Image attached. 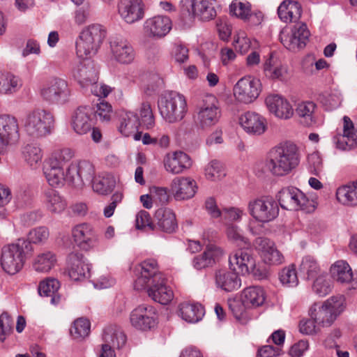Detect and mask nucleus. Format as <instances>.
Masks as SVG:
<instances>
[{"label":"nucleus","mask_w":357,"mask_h":357,"mask_svg":"<svg viewBox=\"0 0 357 357\" xmlns=\"http://www.w3.org/2000/svg\"><path fill=\"white\" fill-rule=\"evenodd\" d=\"M135 289H146L149 297L162 305H167L173 299V291L167 286L166 279L155 259L142 261L135 268Z\"/></svg>","instance_id":"f257e3e1"},{"label":"nucleus","mask_w":357,"mask_h":357,"mask_svg":"<svg viewBox=\"0 0 357 357\" xmlns=\"http://www.w3.org/2000/svg\"><path fill=\"white\" fill-rule=\"evenodd\" d=\"M299 162L298 146L291 142H283L269 150L264 161V171L274 176H284L296 169Z\"/></svg>","instance_id":"f03ea898"},{"label":"nucleus","mask_w":357,"mask_h":357,"mask_svg":"<svg viewBox=\"0 0 357 357\" xmlns=\"http://www.w3.org/2000/svg\"><path fill=\"white\" fill-rule=\"evenodd\" d=\"M107 36L105 28L100 24L84 27L76 41V53L80 58H91L100 50Z\"/></svg>","instance_id":"7ed1b4c3"},{"label":"nucleus","mask_w":357,"mask_h":357,"mask_svg":"<svg viewBox=\"0 0 357 357\" xmlns=\"http://www.w3.org/2000/svg\"><path fill=\"white\" fill-rule=\"evenodd\" d=\"M32 251L31 244L24 239L3 246L0 259L1 268L10 275L16 274L23 268L26 256Z\"/></svg>","instance_id":"20e7f679"},{"label":"nucleus","mask_w":357,"mask_h":357,"mask_svg":"<svg viewBox=\"0 0 357 357\" xmlns=\"http://www.w3.org/2000/svg\"><path fill=\"white\" fill-rule=\"evenodd\" d=\"M344 298L343 296H331L321 305L314 303L309 310L310 317L321 327H329L337 317L344 311Z\"/></svg>","instance_id":"39448f33"},{"label":"nucleus","mask_w":357,"mask_h":357,"mask_svg":"<svg viewBox=\"0 0 357 357\" xmlns=\"http://www.w3.org/2000/svg\"><path fill=\"white\" fill-rule=\"evenodd\" d=\"M158 108L163 119L169 123L181 121L188 111L185 98L174 91L161 97L158 102Z\"/></svg>","instance_id":"423d86ee"},{"label":"nucleus","mask_w":357,"mask_h":357,"mask_svg":"<svg viewBox=\"0 0 357 357\" xmlns=\"http://www.w3.org/2000/svg\"><path fill=\"white\" fill-rule=\"evenodd\" d=\"M53 114L43 109H36L26 116L24 128L26 133L33 137H43L50 135L54 129Z\"/></svg>","instance_id":"0eeeda50"},{"label":"nucleus","mask_w":357,"mask_h":357,"mask_svg":"<svg viewBox=\"0 0 357 357\" xmlns=\"http://www.w3.org/2000/svg\"><path fill=\"white\" fill-rule=\"evenodd\" d=\"M280 206L289 211L301 210L312 213L316 208V202L309 199L302 191L294 187L282 189L278 195Z\"/></svg>","instance_id":"6e6552de"},{"label":"nucleus","mask_w":357,"mask_h":357,"mask_svg":"<svg viewBox=\"0 0 357 357\" xmlns=\"http://www.w3.org/2000/svg\"><path fill=\"white\" fill-rule=\"evenodd\" d=\"M40 96L50 104L63 105L70 100L71 89L66 79L53 77L40 88Z\"/></svg>","instance_id":"1a4fd4ad"},{"label":"nucleus","mask_w":357,"mask_h":357,"mask_svg":"<svg viewBox=\"0 0 357 357\" xmlns=\"http://www.w3.org/2000/svg\"><path fill=\"white\" fill-rule=\"evenodd\" d=\"M221 117L217 98L213 95L205 96L197 112L196 122L202 129L215 125Z\"/></svg>","instance_id":"9d476101"},{"label":"nucleus","mask_w":357,"mask_h":357,"mask_svg":"<svg viewBox=\"0 0 357 357\" xmlns=\"http://www.w3.org/2000/svg\"><path fill=\"white\" fill-rule=\"evenodd\" d=\"M261 91L260 80L250 75L241 78L233 89L236 100L245 104L254 102L259 96Z\"/></svg>","instance_id":"9b49d317"},{"label":"nucleus","mask_w":357,"mask_h":357,"mask_svg":"<svg viewBox=\"0 0 357 357\" xmlns=\"http://www.w3.org/2000/svg\"><path fill=\"white\" fill-rule=\"evenodd\" d=\"M248 211L257 221L265 223L273 220L278 216L279 208L273 199L266 197L250 201Z\"/></svg>","instance_id":"f8f14e48"},{"label":"nucleus","mask_w":357,"mask_h":357,"mask_svg":"<svg viewBox=\"0 0 357 357\" xmlns=\"http://www.w3.org/2000/svg\"><path fill=\"white\" fill-rule=\"evenodd\" d=\"M310 35L307 25L301 23L295 25L291 32H288L287 29H282L279 38L280 42L287 49L294 52L306 45Z\"/></svg>","instance_id":"ddd939ff"},{"label":"nucleus","mask_w":357,"mask_h":357,"mask_svg":"<svg viewBox=\"0 0 357 357\" xmlns=\"http://www.w3.org/2000/svg\"><path fill=\"white\" fill-rule=\"evenodd\" d=\"M130 322L137 330L151 331L157 325L156 310L151 305H139L130 312Z\"/></svg>","instance_id":"4468645a"},{"label":"nucleus","mask_w":357,"mask_h":357,"mask_svg":"<svg viewBox=\"0 0 357 357\" xmlns=\"http://www.w3.org/2000/svg\"><path fill=\"white\" fill-rule=\"evenodd\" d=\"M70 185L82 188L86 183H91L94 178L95 169L92 163L81 160L72 163L68 167Z\"/></svg>","instance_id":"2eb2a0df"},{"label":"nucleus","mask_w":357,"mask_h":357,"mask_svg":"<svg viewBox=\"0 0 357 357\" xmlns=\"http://www.w3.org/2000/svg\"><path fill=\"white\" fill-rule=\"evenodd\" d=\"M238 123L245 132L251 136H261L268 130L267 119L261 114L252 111L241 114Z\"/></svg>","instance_id":"dca6fc26"},{"label":"nucleus","mask_w":357,"mask_h":357,"mask_svg":"<svg viewBox=\"0 0 357 357\" xmlns=\"http://www.w3.org/2000/svg\"><path fill=\"white\" fill-rule=\"evenodd\" d=\"M109 47L112 58L118 63L130 64L134 61L136 52L126 38L121 36L112 37Z\"/></svg>","instance_id":"f3484780"},{"label":"nucleus","mask_w":357,"mask_h":357,"mask_svg":"<svg viewBox=\"0 0 357 357\" xmlns=\"http://www.w3.org/2000/svg\"><path fill=\"white\" fill-rule=\"evenodd\" d=\"M72 236L74 241L82 250H91L99 244L98 236L96 231L91 225L87 223L79 224L73 227Z\"/></svg>","instance_id":"a211bd4d"},{"label":"nucleus","mask_w":357,"mask_h":357,"mask_svg":"<svg viewBox=\"0 0 357 357\" xmlns=\"http://www.w3.org/2000/svg\"><path fill=\"white\" fill-rule=\"evenodd\" d=\"M230 268L242 275L257 273L256 261L248 250H238L229 256Z\"/></svg>","instance_id":"6ab92c4d"},{"label":"nucleus","mask_w":357,"mask_h":357,"mask_svg":"<svg viewBox=\"0 0 357 357\" xmlns=\"http://www.w3.org/2000/svg\"><path fill=\"white\" fill-rule=\"evenodd\" d=\"M265 102L268 111L278 119L288 120L294 116L292 105L280 95L270 94L266 98Z\"/></svg>","instance_id":"aec40b11"},{"label":"nucleus","mask_w":357,"mask_h":357,"mask_svg":"<svg viewBox=\"0 0 357 357\" xmlns=\"http://www.w3.org/2000/svg\"><path fill=\"white\" fill-rule=\"evenodd\" d=\"M118 12L126 23L133 24L144 17V4L142 0H120Z\"/></svg>","instance_id":"412c9836"},{"label":"nucleus","mask_w":357,"mask_h":357,"mask_svg":"<svg viewBox=\"0 0 357 357\" xmlns=\"http://www.w3.org/2000/svg\"><path fill=\"white\" fill-rule=\"evenodd\" d=\"M172 23L169 17L165 15H155L146 20L144 29L149 38H161L172 29Z\"/></svg>","instance_id":"4be33fe9"},{"label":"nucleus","mask_w":357,"mask_h":357,"mask_svg":"<svg viewBox=\"0 0 357 357\" xmlns=\"http://www.w3.org/2000/svg\"><path fill=\"white\" fill-rule=\"evenodd\" d=\"M197 186L196 181L190 177H175L170 184V190L176 200H185L192 198Z\"/></svg>","instance_id":"5701e85b"},{"label":"nucleus","mask_w":357,"mask_h":357,"mask_svg":"<svg viewBox=\"0 0 357 357\" xmlns=\"http://www.w3.org/2000/svg\"><path fill=\"white\" fill-rule=\"evenodd\" d=\"M90 266L84 261L82 254L71 252L68 257L67 271L75 281H81L90 276Z\"/></svg>","instance_id":"b1692460"},{"label":"nucleus","mask_w":357,"mask_h":357,"mask_svg":"<svg viewBox=\"0 0 357 357\" xmlns=\"http://www.w3.org/2000/svg\"><path fill=\"white\" fill-rule=\"evenodd\" d=\"M163 162L165 170L172 174H181L192 165L190 158L183 151L167 153Z\"/></svg>","instance_id":"393cba45"},{"label":"nucleus","mask_w":357,"mask_h":357,"mask_svg":"<svg viewBox=\"0 0 357 357\" xmlns=\"http://www.w3.org/2000/svg\"><path fill=\"white\" fill-rule=\"evenodd\" d=\"M44 174L50 185L61 188L66 183L70 184L68 168L65 169L61 164L55 160H50L48 166L45 167Z\"/></svg>","instance_id":"a878e982"},{"label":"nucleus","mask_w":357,"mask_h":357,"mask_svg":"<svg viewBox=\"0 0 357 357\" xmlns=\"http://www.w3.org/2000/svg\"><path fill=\"white\" fill-rule=\"evenodd\" d=\"M92 111L89 107H78L73 114L71 126L78 135H84L89 132L93 126Z\"/></svg>","instance_id":"bb28decb"},{"label":"nucleus","mask_w":357,"mask_h":357,"mask_svg":"<svg viewBox=\"0 0 357 357\" xmlns=\"http://www.w3.org/2000/svg\"><path fill=\"white\" fill-rule=\"evenodd\" d=\"M224 254V250L221 248L209 245L203 253L193 259V266L198 270L212 266L220 259Z\"/></svg>","instance_id":"cd10ccee"},{"label":"nucleus","mask_w":357,"mask_h":357,"mask_svg":"<svg viewBox=\"0 0 357 357\" xmlns=\"http://www.w3.org/2000/svg\"><path fill=\"white\" fill-rule=\"evenodd\" d=\"M73 77L82 87L89 86L98 81V71L91 61L79 63L73 70Z\"/></svg>","instance_id":"c85d7f7f"},{"label":"nucleus","mask_w":357,"mask_h":357,"mask_svg":"<svg viewBox=\"0 0 357 357\" xmlns=\"http://www.w3.org/2000/svg\"><path fill=\"white\" fill-rule=\"evenodd\" d=\"M237 272H230L226 270H219L215 273V282L218 288L231 292L241 287V282Z\"/></svg>","instance_id":"c756f323"},{"label":"nucleus","mask_w":357,"mask_h":357,"mask_svg":"<svg viewBox=\"0 0 357 357\" xmlns=\"http://www.w3.org/2000/svg\"><path fill=\"white\" fill-rule=\"evenodd\" d=\"M331 273L334 280L340 283H351L354 289L357 288V275L354 278L351 268L343 260L336 261L331 267Z\"/></svg>","instance_id":"7c9ffc66"},{"label":"nucleus","mask_w":357,"mask_h":357,"mask_svg":"<svg viewBox=\"0 0 357 357\" xmlns=\"http://www.w3.org/2000/svg\"><path fill=\"white\" fill-rule=\"evenodd\" d=\"M155 220L158 228L164 232L171 234L177 228L176 215L170 208H158L155 213Z\"/></svg>","instance_id":"2f4dec72"},{"label":"nucleus","mask_w":357,"mask_h":357,"mask_svg":"<svg viewBox=\"0 0 357 357\" xmlns=\"http://www.w3.org/2000/svg\"><path fill=\"white\" fill-rule=\"evenodd\" d=\"M338 202L349 207L357 206V179L340 186L336 190Z\"/></svg>","instance_id":"473e14b6"},{"label":"nucleus","mask_w":357,"mask_h":357,"mask_svg":"<svg viewBox=\"0 0 357 357\" xmlns=\"http://www.w3.org/2000/svg\"><path fill=\"white\" fill-rule=\"evenodd\" d=\"M241 299L247 307H257L264 303L266 293L261 287L250 286L242 291Z\"/></svg>","instance_id":"72a5a7b5"},{"label":"nucleus","mask_w":357,"mask_h":357,"mask_svg":"<svg viewBox=\"0 0 357 357\" xmlns=\"http://www.w3.org/2000/svg\"><path fill=\"white\" fill-rule=\"evenodd\" d=\"M215 0H201L197 2H192L190 4L192 14L201 21H209L213 20L217 15L215 8Z\"/></svg>","instance_id":"f704fd0d"},{"label":"nucleus","mask_w":357,"mask_h":357,"mask_svg":"<svg viewBox=\"0 0 357 357\" xmlns=\"http://www.w3.org/2000/svg\"><path fill=\"white\" fill-rule=\"evenodd\" d=\"M301 13V4L294 1L285 0L278 8L280 19L285 23L297 22L300 19Z\"/></svg>","instance_id":"c9c22d12"},{"label":"nucleus","mask_w":357,"mask_h":357,"mask_svg":"<svg viewBox=\"0 0 357 357\" xmlns=\"http://www.w3.org/2000/svg\"><path fill=\"white\" fill-rule=\"evenodd\" d=\"M317 107V105L310 100L301 101L296 105L294 111L303 126L310 127L315 123Z\"/></svg>","instance_id":"e433bc0d"},{"label":"nucleus","mask_w":357,"mask_h":357,"mask_svg":"<svg viewBox=\"0 0 357 357\" xmlns=\"http://www.w3.org/2000/svg\"><path fill=\"white\" fill-rule=\"evenodd\" d=\"M263 70L265 76L270 79L282 80L287 73V68L273 54L264 61Z\"/></svg>","instance_id":"4c0bfd02"},{"label":"nucleus","mask_w":357,"mask_h":357,"mask_svg":"<svg viewBox=\"0 0 357 357\" xmlns=\"http://www.w3.org/2000/svg\"><path fill=\"white\" fill-rule=\"evenodd\" d=\"M204 314V309L200 304L185 301L178 305V315L186 322L196 323Z\"/></svg>","instance_id":"58836bf2"},{"label":"nucleus","mask_w":357,"mask_h":357,"mask_svg":"<svg viewBox=\"0 0 357 357\" xmlns=\"http://www.w3.org/2000/svg\"><path fill=\"white\" fill-rule=\"evenodd\" d=\"M57 257L52 251H45L39 253L33 259L32 266L33 269L40 273H47L56 266Z\"/></svg>","instance_id":"ea45409f"},{"label":"nucleus","mask_w":357,"mask_h":357,"mask_svg":"<svg viewBox=\"0 0 357 357\" xmlns=\"http://www.w3.org/2000/svg\"><path fill=\"white\" fill-rule=\"evenodd\" d=\"M102 340L105 344L113 347L121 348L126 342V336L121 328L116 325H110L105 328Z\"/></svg>","instance_id":"a19ab883"},{"label":"nucleus","mask_w":357,"mask_h":357,"mask_svg":"<svg viewBox=\"0 0 357 357\" xmlns=\"http://www.w3.org/2000/svg\"><path fill=\"white\" fill-rule=\"evenodd\" d=\"M59 287L60 283L59 280L47 278L40 282L38 293L41 296L51 297L50 303L56 305L61 300V296L57 294Z\"/></svg>","instance_id":"79ce46f5"},{"label":"nucleus","mask_w":357,"mask_h":357,"mask_svg":"<svg viewBox=\"0 0 357 357\" xmlns=\"http://www.w3.org/2000/svg\"><path fill=\"white\" fill-rule=\"evenodd\" d=\"M44 202L47 208L54 213L62 212L67 206L66 200L53 189H47L45 191Z\"/></svg>","instance_id":"37998d69"},{"label":"nucleus","mask_w":357,"mask_h":357,"mask_svg":"<svg viewBox=\"0 0 357 357\" xmlns=\"http://www.w3.org/2000/svg\"><path fill=\"white\" fill-rule=\"evenodd\" d=\"M138 125V116L133 112H128L121 115L119 130L123 135L128 137L135 132Z\"/></svg>","instance_id":"c03bdc74"},{"label":"nucleus","mask_w":357,"mask_h":357,"mask_svg":"<svg viewBox=\"0 0 357 357\" xmlns=\"http://www.w3.org/2000/svg\"><path fill=\"white\" fill-rule=\"evenodd\" d=\"M22 85V81L18 77L0 73V94L13 93L17 91Z\"/></svg>","instance_id":"a18cd8bd"},{"label":"nucleus","mask_w":357,"mask_h":357,"mask_svg":"<svg viewBox=\"0 0 357 357\" xmlns=\"http://www.w3.org/2000/svg\"><path fill=\"white\" fill-rule=\"evenodd\" d=\"M22 155L31 167H37L43 158L41 149L36 144H28L22 148Z\"/></svg>","instance_id":"49530a36"},{"label":"nucleus","mask_w":357,"mask_h":357,"mask_svg":"<svg viewBox=\"0 0 357 357\" xmlns=\"http://www.w3.org/2000/svg\"><path fill=\"white\" fill-rule=\"evenodd\" d=\"M299 271L304 278L309 280L318 275L321 269L316 259L310 256H306L302 259Z\"/></svg>","instance_id":"de8ad7c7"},{"label":"nucleus","mask_w":357,"mask_h":357,"mask_svg":"<svg viewBox=\"0 0 357 357\" xmlns=\"http://www.w3.org/2000/svg\"><path fill=\"white\" fill-rule=\"evenodd\" d=\"M226 234L229 241L236 244L237 246H243L245 248L250 245L248 239L243 235L241 230L237 225L233 224L228 225Z\"/></svg>","instance_id":"09e8293b"},{"label":"nucleus","mask_w":357,"mask_h":357,"mask_svg":"<svg viewBox=\"0 0 357 357\" xmlns=\"http://www.w3.org/2000/svg\"><path fill=\"white\" fill-rule=\"evenodd\" d=\"M332 281L327 275H321L314 280L312 285L313 291L319 296L328 295L332 290Z\"/></svg>","instance_id":"8fccbe9b"},{"label":"nucleus","mask_w":357,"mask_h":357,"mask_svg":"<svg viewBox=\"0 0 357 357\" xmlns=\"http://www.w3.org/2000/svg\"><path fill=\"white\" fill-rule=\"evenodd\" d=\"M281 283L287 287H294L298 284V279L294 265L284 267L280 273Z\"/></svg>","instance_id":"3c124183"},{"label":"nucleus","mask_w":357,"mask_h":357,"mask_svg":"<svg viewBox=\"0 0 357 357\" xmlns=\"http://www.w3.org/2000/svg\"><path fill=\"white\" fill-rule=\"evenodd\" d=\"M90 331V322L88 319L79 318L76 319L71 326L70 333L75 339L87 336Z\"/></svg>","instance_id":"603ef678"},{"label":"nucleus","mask_w":357,"mask_h":357,"mask_svg":"<svg viewBox=\"0 0 357 357\" xmlns=\"http://www.w3.org/2000/svg\"><path fill=\"white\" fill-rule=\"evenodd\" d=\"M251 6L248 2L234 0L229 6V13L243 20H247L250 14Z\"/></svg>","instance_id":"864d4df0"},{"label":"nucleus","mask_w":357,"mask_h":357,"mask_svg":"<svg viewBox=\"0 0 357 357\" xmlns=\"http://www.w3.org/2000/svg\"><path fill=\"white\" fill-rule=\"evenodd\" d=\"M206 177L211 181H216L225 176L223 165L216 160L211 161L205 167Z\"/></svg>","instance_id":"5fc2aeb1"},{"label":"nucleus","mask_w":357,"mask_h":357,"mask_svg":"<svg viewBox=\"0 0 357 357\" xmlns=\"http://www.w3.org/2000/svg\"><path fill=\"white\" fill-rule=\"evenodd\" d=\"M114 185V181L109 177H98L93 182V190L100 195L111 192Z\"/></svg>","instance_id":"6e6d98bb"},{"label":"nucleus","mask_w":357,"mask_h":357,"mask_svg":"<svg viewBox=\"0 0 357 357\" xmlns=\"http://www.w3.org/2000/svg\"><path fill=\"white\" fill-rule=\"evenodd\" d=\"M50 231L46 227H38L31 229L28 234V238L30 243L43 244L48 239Z\"/></svg>","instance_id":"4d7b16f0"},{"label":"nucleus","mask_w":357,"mask_h":357,"mask_svg":"<svg viewBox=\"0 0 357 357\" xmlns=\"http://www.w3.org/2000/svg\"><path fill=\"white\" fill-rule=\"evenodd\" d=\"M13 320L7 312L0 315V341L3 342L6 336L13 331Z\"/></svg>","instance_id":"13d9d810"},{"label":"nucleus","mask_w":357,"mask_h":357,"mask_svg":"<svg viewBox=\"0 0 357 357\" xmlns=\"http://www.w3.org/2000/svg\"><path fill=\"white\" fill-rule=\"evenodd\" d=\"M343 134L344 137L350 142V145H357V131L354 130V126L351 119L344 116L343 117Z\"/></svg>","instance_id":"bf43d9fd"},{"label":"nucleus","mask_w":357,"mask_h":357,"mask_svg":"<svg viewBox=\"0 0 357 357\" xmlns=\"http://www.w3.org/2000/svg\"><path fill=\"white\" fill-rule=\"evenodd\" d=\"M233 45L236 51L245 54L250 48L251 41L245 32L241 31L235 36Z\"/></svg>","instance_id":"052dcab7"},{"label":"nucleus","mask_w":357,"mask_h":357,"mask_svg":"<svg viewBox=\"0 0 357 357\" xmlns=\"http://www.w3.org/2000/svg\"><path fill=\"white\" fill-rule=\"evenodd\" d=\"M136 227L139 229H149L153 231L155 226L151 222L149 213L146 211H140L136 215Z\"/></svg>","instance_id":"680f3d73"},{"label":"nucleus","mask_w":357,"mask_h":357,"mask_svg":"<svg viewBox=\"0 0 357 357\" xmlns=\"http://www.w3.org/2000/svg\"><path fill=\"white\" fill-rule=\"evenodd\" d=\"M150 193L153 201L159 204H166L169 201V196L166 188L153 186L150 188Z\"/></svg>","instance_id":"e2e57ef3"},{"label":"nucleus","mask_w":357,"mask_h":357,"mask_svg":"<svg viewBox=\"0 0 357 357\" xmlns=\"http://www.w3.org/2000/svg\"><path fill=\"white\" fill-rule=\"evenodd\" d=\"M112 113V106L108 102L102 101L97 105L95 115L96 118L99 119L100 121H109Z\"/></svg>","instance_id":"0e129e2a"},{"label":"nucleus","mask_w":357,"mask_h":357,"mask_svg":"<svg viewBox=\"0 0 357 357\" xmlns=\"http://www.w3.org/2000/svg\"><path fill=\"white\" fill-rule=\"evenodd\" d=\"M74 156V152L69 148L59 149L52 154L50 160H55L57 163L63 165L70 160Z\"/></svg>","instance_id":"69168bd1"},{"label":"nucleus","mask_w":357,"mask_h":357,"mask_svg":"<svg viewBox=\"0 0 357 357\" xmlns=\"http://www.w3.org/2000/svg\"><path fill=\"white\" fill-rule=\"evenodd\" d=\"M254 246L261 257H263L266 252H269L275 247V243L268 238L258 237L254 241Z\"/></svg>","instance_id":"338daca9"},{"label":"nucleus","mask_w":357,"mask_h":357,"mask_svg":"<svg viewBox=\"0 0 357 357\" xmlns=\"http://www.w3.org/2000/svg\"><path fill=\"white\" fill-rule=\"evenodd\" d=\"M320 326L317 325L313 319H303L299 324V331L305 335H313L319 331Z\"/></svg>","instance_id":"774afa93"}]
</instances>
